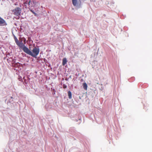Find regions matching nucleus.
<instances>
[{
  "label": "nucleus",
  "mask_w": 152,
  "mask_h": 152,
  "mask_svg": "<svg viewBox=\"0 0 152 152\" xmlns=\"http://www.w3.org/2000/svg\"><path fill=\"white\" fill-rule=\"evenodd\" d=\"M53 91L54 92V93L53 94H55L56 91H55V89H53Z\"/></svg>",
  "instance_id": "nucleus-15"
},
{
  "label": "nucleus",
  "mask_w": 152,
  "mask_h": 152,
  "mask_svg": "<svg viewBox=\"0 0 152 152\" xmlns=\"http://www.w3.org/2000/svg\"><path fill=\"white\" fill-rule=\"evenodd\" d=\"M67 61L66 58H64L62 60V65L63 66L65 65Z\"/></svg>",
  "instance_id": "nucleus-8"
},
{
  "label": "nucleus",
  "mask_w": 152,
  "mask_h": 152,
  "mask_svg": "<svg viewBox=\"0 0 152 152\" xmlns=\"http://www.w3.org/2000/svg\"><path fill=\"white\" fill-rule=\"evenodd\" d=\"M7 25L5 21L0 17V26H4Z\"/></svg>",
  "instance_id": "nucleus-5"
},
{
  "label": "nucleus",
  "mask_w": 152,
  "mask_h": 152,
  "mask_svg": "<svg viewBox=\"0 0 152 152\" xmlns=\"http://www.w3.org/2000/svg\"><path fill=\"white\" fill-rule=\"evenodd\" d=\"M21 9L19 7H17L12 10V13L16 16H19L21 12Z\"/></svg>",
  "instance_id": "nucleus-1"
},
{
  "label": "nucleus",
  "mask_w": 152,
  "mask_h": 152,
  "mask_svg": "<svg viewBox=\"0 0 152 152\" xmlns=\"http://www.w3.org/2000/svg\"><path fill=\"white\" fill-rule=\"evenodd\" d=\"M68 93L69 98V99H71L72 98V94L71 92L69 91H68Z\"/></svg>",
  "instance_id": "nucleus-10"
},
{
  "label": "nucleus",
  "mask_w": 152,
  "mask_h": 152,
  "mask_svg": "<svg viewBox=\"0 0 152 152\" xmlns=\"http://www.w3.org/2000/svg\"><path fill=\"white\" fill-rule=\"evenodd\" d=\"M73 5L75 6L77 5V0H72Z\"/></svg>",
  "instance_id": "nucleus-7"
},
{
  "label": "nucleus",
  "mask_w": 152,
  "mask_h": 152,
  "mask_svg": "<svg viewBox=\"0 0 152 152\" xmlns=\"http://www.w3.org/2000/svg\"><path fill=\"white\" fill-rule=\"evenodd\" d=\"M23 51L26 53L31 56L32 55L31 51L28 48L26 47L25 46H24L23 47H22Z\"/></svg>",
  "instance_id": "nucleus-3"
},
{
  "label": "nucleus",
  "mask_w": 152,
  "mask_h": 152,
  "mask_svg": "<svg viewBox=\"0 0 152 152\" xmlns=\"http://www.w3.org/2000/svg\"><path fill=\"white\" fill-rule=\"evenodd\" d=\"M36 4V2L34 1H32L30 0L28 2V4L29 7H32L34 5H35Z\"/></svg>",
  "instance_id": "nucleus-6"
},
{
  "label": "nucleus",
  "mask_w": 152,
  "mask_h": 152,
  "mask_svg": "<svg viewBox=\"0 0 152 152\" xmlns=\"http://www.w3.org/2000/svg\"><path fill=\"white\" fill-rule=\"evenodd\" d=\"M18 79L19 80H20V81H22L23 80H22V79L21 78V77H19L18 78Z\"/></svg>",
  "instance_id": "nucleus-14"
},
{
  "label": "nucleus",
  "mask_w": 152,
  "mask_h": 152,
  "mask_svg": "<svg viewBox=\"0 0 152 152\" xmlns=\"http://www.w3.org/2000/svg\"><path fill=\"white\" fill-rule=\"evenodd\" d=\"M24 78H25V77H23V79H24Z\"/></svg>",
  "instance_id": "nucleus-18"
},
{
  "label": "nucleus",
  "mask_w": 152,
  "mask_h": 152,
  "mask_svg": "<svg viewBox=\"0 0 152 152\" xmlns=\"http://www.w3.org/2000/svg\"><path fill=\"white\" fill-rule=\"evenodd\" d=\"M29 10L31 12H32L34 15L35 16H37V14L35 12H34L32 10L30 9Z\"/></svg>",
  "instance_id": "nucleus-11"
},
{
  "label": "nucleus",
  "mask_w": 152,
  "mask_h": 152,
  "mask_svg": "<svg viewBox=\"0 0 152 152\" xmlns=\"http://www.w3.org/2000/svg\"><path fill=\"white\" fill-rule=\"evenodd\" d=\"M15 41L16 44L20 48H21L23 46H24L23 43L22 42V40H20V42L17 39L15 40Z\"/></svg>",
  "instance_id": "nucleus-4"
},
{
  "label": "nucleus",
  "mask_w": 152,
  "mask_h": 152,
  "mask_svg": "<svg viewBox=\"0 0 152 152\" xmlns=\"http://www.w3.org/2000/svg\"><path fill=\"white\" fill-rule=\"evenodd\" d=\"M39 48L35 47L32 50V52H31L32 55L31 56L33 57H36L39 53Z\"/></svg>",
  "instance_id": "nucleus-2"
},
{
  "label": "nucleus",
  "mask_w": 152,
  "mask_h": 152,
  "mask_svg": "<svg viewBox=\"0 0 152 152\" xmlns=\"http://www.w3.org/2000/svg\"><path fill=\"white\" fill-rule=\"evenodd\" d=\"M27 1H26V2H25L24 3V4H27Z\"/></svg>",
  "instance_id": "nucleus-17"
},
{
  "label": "nucleus",
  "mask_w": 152,
  "mask_h": 152,
  "mask_svg": "<svg viewBox=\"0 0 152 152\" xmlns=\"http://www.w3.org/2000/svg\"><path fill=\"white\" fill-rule=\"evenodd\" d=\"M83 86L84 89L85 90H87L88 87L87 84L86 83H84L83 84Z\"/></svg>",
  "instance_id": "nucleus-9"
},
{
  "label": "nucleus",
  "mask_w": 152,
  "mask_h": 152,
  "mask_svg": "<svg viewBox=\"0 0 152 152\" xmlns=\"http://www.w3.org/2000/svg\"><path fill=\"white\" fill-rule=\"evenodd\" d=\"M14 38L15 39V40L16 39H17V38L15 37H14Z\"/></svg>",
  "instance_id": "nucleus-16"
},
{
  "label": "nucleus",
  "mask_w": 152,
  "mask_h": 152,
  "mask_svg": "<svg viewBox=\"0 0 152 152\" xmlns=\"http://www.w3.org/2000/svg\"><path fill=\"white\" fill-rule=\"evenodd\" d=\"M63 88H66V86L65 85H63Z\"/></svg>",
  "instance_id": "nucleus-13"
},
{
  "label": "nucleus",
  "mask_w": 152,
  "mask_h": 152,
  "mask_svg": "<svg viewBox=\"0 0 152 152\" xmlns=\"http://www.w3.org/2000/svg\"><path fill=\"white\" fill-rule=\"evenodd\" d=\"M20 39H21V40H22V42L23 41L24 44H25L26 43V40L24 37H23V38H21Z\"/></svg>",
  "instance_id": "nucleus-12"
}]
</instances>
